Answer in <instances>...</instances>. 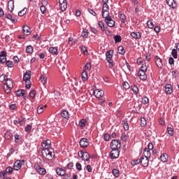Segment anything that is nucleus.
Wrapping results in <instances>:
<instances>
[{"label":"nucleus","mask_w":179,"mask_h":179,"mask_svg":"<svg viewBox=\"0 0 179 179\" xmlns=\"http://www.w3.org/2000/svg\"><path fill=\"white\" fill-rule=\"evenodd\" d=\"M147 25L149 29H153V27H154V24H153L152 21H151V20H148L147 22Z\"/></svg>","instance_id":"nucleus-45"},{"label":"nucleus","mask_w":179,"mask_h":179,"mask_svg":"<svg viewBox=\"0 0 179 179\" xmlns=\"http://www.w3.org/2000/svg\"><path fill=\"white\" fill-rule=\"evenodd\" d=\"M119 173L118 169H113V174L115 177L117 178L119 176Z\"/></svg>","instance_id":"nucleus-56"},{"label":"nucleus","mask_w":179,"mask_h":179,"mask_svg":"<svg viewBox=\"0 0 179 179\" xmlns=\"http://www.w3.org/2000/svg\"><path fill=\"white\" fill-rule=\"evenodd\" d=\"M46 108V106L39 105L37 108V113L41 114L44 111V108Z\"/></svg>","instance_id":"nucleus-32"},{"label":"nucleus","mask_w":179,"mask_h":179,"mask_svg":"<svg viewBox=\"0 0 179 179\" xmlns=\"http://www.w3.org/2000/svg\"><path fill=\"white\" fill-rule=\"evenodd\" d=\"M94 95L96 98L99 99L103 96L104 92L101 89H96L94 91Z\"/></svg>","instance_id":"nucleus-7"},{"label":"nucleus","mask_w":179,"mask_h":179,"mask_svg":"<svg viewBox=\"0 0 179 179\" xmlns=\"http://www.w3.org/2000/svg\"><path fill=\"white\" fill-rule=\"evenodd\" d=\"M122 124L123 126V128L125 131H128L129 129V126L128 124V122H127V119H124L122 120Z\"/></svg>","instance_id":"nucleus-24"},{"label":"nucleus","mask_w":179,"mask_h":179,"mask_svg":"<svg viewBox=\"0 0 179 179\" xmlns=\"http://www.w3.org/2000/svg\"><path fill=\"white\" fill-rule=\"evenodd\" d=\"M54 150L52 148L43 149L41 151L42 156L47 160H52L53 159Z\"/></svg>","instance_id":"nucleus-1"},{"label":"nucleus","mask_w":179,"mask_h":179,"mask_svg":"<svg viewBox=\"0 0 179 179\" xmlns=\"http://www.w3.org/2000/svg\"><path fill=\"white\" fill-rule=\"evenodd\" d=\"M111 149L119 150L121 148V143L120 140H113L110 143Z\"/></svg>","instance_id":"nucleus-3"},{"label":"nucleus","mask_w":179,"mask_h":179,"mask_svg":"<svg viewBox=\"0 0 179 179\" xmlns=\"http://www.w3.org/2000/svg\"><path fill=\"white\" fill-rule=\"evenodd\" d=\"M31 79V71L29 70H27L25 73L24 74L23 80L27 83L28 81Z\"/></svg>","instance_id":"nucleus-8"},{"label":"nucleus","mask_w":179,"mask_h":179,"mask_svg":"<svg viewBox=\"0 0 179 179\" xmlns=\"http://www.w3.org/2000/svg\"><path fill=\"white\" fill-rule=\"evenodd\" d=\"M114 38H115V41L116 43H120L121 41H122L121 36H119V35L115 36H114Z\"/></svg>","instance_id":"nucleus-49"},{"label":"nucleus","mask_w":179,"mask_h":179,"mask_svg":"<svg viewBox=\"0 0 179 179\" xmlns=\"http://www.w3.org/2000/svg\"><path fill=\"white\" fill-rule=\"evenodd\" d=\"M26 13H27V8H24L23 10L18 12V16L23 17L24 15H26Z\"/></svg>","instance_id":"nucleus-37"},{"label":"nucleus","mask_w":179,"mask_h":179,"mask_svg":"<svg viewBox=\"0 0 179 179\" xmlns=\"http://www.w3.org/2000/svg\"><path fill=\"white\" fill-rule=\"evenodd\" d=\"M85 124H86V120L85 119H82L80 120V122H79V126L80 127H84L85 126Z\"/></svg>","instance_id":"nucleus-50"},{"label":"nucleus","mask_w":179,"mask_h":179,"mask_svg":"<svg viewBox=\"0 0 179 179\" xmlns=\"http://www.w3.org/2000/svg\"><path fill=\"white\" fill-rule=\"evenodd\" d=\"M141 127H145L146 125V120L144 117L141 118Z\"/></svg>","instance_id":"nucleus-54"},{"label":"nucleus","mask_w":179,"mask_h":179,"mask_svg":"<svg viewBox=\"0 0 179 179\" xmlns=\"http://www.w3.org/2000/svg\"><path fill=\"white\" fill-rule=\"evenodd\" d=\"M89 145V142L87 138H82L80 141V146L82 148H86Z\"/></svg>","instance_id":"nucleus-10"},{"label":"nucleus","mask_w":179,"mask_h":179,"mask_svg":"<svg viewBox=\"0 0 179 179\" xmlns=\"http://www.w3.org/2000/svg\"><path fill=\"white\" fill-rule=\"evenodd\" d=\"M108 10H109V6H108V4L103 3L102 11H108Z\"/></svg>","instance_id":"nucleus-59"},{"label":"nucleus","mask_w":179,"mask_h":179,"mask_svg":"<svg viewBox=\"0 0 179 179\" xmlns=\"http://www.w3.org/2000/svg\"><path fill=\"white\" fill-rule=\"evenodd\" d=\"M49 52L53 55H58L57 48L56 47H50Z\"/></svg>","instance_id":"nucleus-25"},{"label":"nucleus","mask_w":179,"mask_h":179,"mask_svg":"<svg viewBox=\"0 0 179 179\" xmlns=\"http://www.w3.org/2000/svg\"><path fill=\"white\" fill-rule=\"evenodd\" d=\"M102 16H103V18H104L105 20L110 17V16H109V11L108 10H102Z\"/></svg>","instance_id":"nucleus-34"},{"label":"nucleus","mask_w":179,"mask_h":179,"mask_svg":"<svg viewBox=\"0 0 179 179\" xmlns=\"http://www.w3.org/2000/svg\"><path fill=\"white\" fill-rule=\"evenodd\" d=\"M26 95V90H18L16 91V96H23Z\"/></svg>","instance_id":"nucleus-26"},{"label":"nucleus","mask_w":179,"mask_h":179,"mask_svg":"<svg viewBox=\"0 0 179 179\" xmlns=\"http://www.w3.org/2000/svg\"><path fill=\"white\" fill-rule=\"evenodd\" d=\"M119 150L112 149V151L110 152V157L112 159L118 158L120 155Z\"/></svg>","instance_id":"nucleus-9"},{"label":"nucleus","mask_w":179,"mask_h":179,"mask_svg":"<svg viewBox=\"0 0 179 179\" xmlns=\"http://www.w3.org/2000/svg\"><path fill=\"white\" fill-rule=\"evenodd\" d=\"M78 156L85 162H87L90 158V155L88 152H83V151H79Z\"/></svg>","instance_id":"nucleus-5"},{"label":"nucleus","mask_w":179,"mask_h":179,"mask_svg":"<svg viewBox=\"0 0 179 179\" xmlns=\"http://www.w3.org/2000/svg\"><path fill=\"white\" fill-rule=\"evenodd\" d=\"M59 3L61 10L63 12L65 11V10L67 8L66 0H59Z\"/></svg>","instance_id":"nucleus-11"},{"label":"nucleus","mask_w":179,"mask_h":179,"mask_svg":"<svg viewBox=\"0 0 179 179\" xmlns=\"http://www.w3.org/2000/svg\"><path fill=\"white\" fill-rule=\"evenodd\" d=\"M140 160H141V164L143 167L148 166V162H149L148 158H145V157H141Z\"/></svg>","instance_id":"nucleus-14"},{"label":"nucleus","mask_w":179,"mask_h":179,"mask_svg":"<svg viewBox=\"0 0 179 179\" xmlns=\"http://www.w3.org/2000/svg\"><path fill=\"white\" fill-rule=\"evenodd\" d=\"M22 164H24V159H22V161H20V159H17V161L14 162V169L15 171L20 170V169H22Z\"/></svg>","instance_id":"nucleus-6"},{"label":"nucleus","mask_w":179,"mask_h":179,"mask_svg":"<svg viewBox=\"0 0 179 179\" xmlns=\"http://www.w3.org/2000/svg\"><path fill=\"white\" fill-rule=\"evenodd\" d=\"M119 17L122 22V23H125L126 22V15L124 13H120Z\"/></svg>","instance_id":"nucleus-35"},{"label":"nucleus","mask_w":179,"mask_h":179,"mask_svg":"<svg viewBox=\"0 0 179 179\" xmlns=\"http://www.w3.org/2000/svg\"><path fill=\"white\" fill-rule=\"evenodd\" d=\"M128 139H129L128 132H123L121 135V140L122 141H127Z\"/></svg>","instance_id":"nucleus-29"},{"label":"nucleus","mask_w":179,"mask_h":179,"mask_svg":"<svg viewBox=\"0 0 179 179\" xmlns=\"http://www.w3.org/2000/svg\"><path fill=\"white\" fill-rule=\"evenodd\" d=\"M41 146L43 149H52V148H50L51 141L49 139H48L46 141H43L41 144Z\"/></svg>","instance_id":"nucleus-12"},{"label":"nucleus","mask_w":179,"mask_h":179,"mask_svg":"<svg viewBox=\"0 0 179 179\" xmlns=\"http://www.w3.org/2000/svg\"><path fill=\"white\" fill-rule=\"evenodd\" d=\"M13 136V135L12 134V133H10V131L7 130L5 133L4 137L7 140H10L12 139V137Z\"/></svg>","instance_id":"nucleus-28"},{"label":"nucleus","mask_w":179,"mask_h":179,"mask_svg":"<svg viewBox=\"0 0 179 179\" xmlns=\"http://www.w3.org/2000/svg\"><path fill=\"white\" fill-rule=\"evenodd\" d=\"M131 36L134 39H140L141 38V34L138 31H132Z\"/></svg>","instance_id":"nucleus-20"},{"label":"nucleus","mask_w":179,"mask_h":179,"mask_svg":"<svg viewBox=\"0 0 179 179\" xmlns=\"http://www.w3.org/2000/svg\"><path fill=\"white\" fill-rule=\"evenodd\" d=\"M172 56L173 57L174 59H177L178 58V52L176 49H173L172 50Z\"/></svg>","instance_id":"nucleus-42"},{"label":"nucleus","mask_w":179,"mask_h":179,"mask_svg":"<svg viewBox=\"0 0 179 179\" xmlns=\"http://www.w3.org/2000/svg\"><path fill=\"white\" fill-rule=\"evenodd\" d=\"M6 18L10 20L12 22V23H16L17 22V20L15 19L12 17V15L10 13H6L5 14Z\"/></svg>","instance_id":"nucleus-22"},{"label":"nucleus","mask_w":179,"mask_h":179,"mask_svg":"<svg viewBox=\"0 0 179 179\" xmlns=\"http://www.w3.org/2000/svg\"><path fill=\"white\" fill-rule=\"evenodd\" d=\"M117 51H118L119 54H120L122 55H124L125 53V50H124V48L121 45L118 47Z\"/></svg>","instance_id":"nucleus-38"},{"label":"nucleus","mask_w":179,"mask_h":179,"mask_svg":"<svg viewBox=\"0 0 179 179\" xmlns=\"http://www.w3.org/2000/svg\"><path fill=\"white\" fill-rule=\"evenodd\" d=\"M110 138V135L109 134H108V133L105 134V135H104V140L106 141H109Z\"/></svg>","instance_id":"nucleus-61"},{"label":"nucleus","mask_w":179,"mask_h":179,"mask_svg":"<svg viewBox=\"0 0 179 179\" xmlns=\"http://www.w3.org/2000/svg\"><path fill=\"white\" fill-rule=\"evenodd\" d=\"M15 8V1L13 0H10L8 2V10L12 13L13 9Z\"/></svg>","instance_id":"nucleus-16"},{"label":"nucleus","mask_w":179,"mask_h":179,"mask_svg":"<svg viewBox=\"0 0 179 179\" xmlns=\"http://www.w3.org/2000/svg\"><path fill=\"white\" fill-rule=\"evenodd\" d=\"M105 22L109 27H115V22L111 18V17L105 19Z\"/></svg>","instance_id":"nucleus-13"},{"label":"nucleus","mask_w":179,"mask_h":179,"mask_svg":"<svg viewBox=\"0 0 179 179\" xmlns=\"http://www.w3.org/2000/svg\"><path fill=\"white\" fill-rule=\"evenodd\" d=\"M166 3L169 5V6L171 8H174L175 6L173 4V1L174 0H166Z\"/></svg>","instance_id":"nucleus-40"},{"label":"nucleus","mask_w":179,"mask_h":179,"mask_svg":"<svg viewBox=\"0 0 179 179\" xmlns=\"http://www.w3.org/2000/svg\"><path fill=\"white\" fill-rule=\"evenodd\" d=\"M26 52L27 53H29V54L33 53V46H31V45L27 46Z\"/></svg>","instance_id":"nucleus-39"},{"label":"nucleus","mask_w":179,"mask_h":179,"mask_svg":"<svg viewBox=\"0 0 179 179\" xmlns=\"http://www.w3.org/2000/svg\"><path fill=\"white\" fill-rule=\"evenodd\" d=\"M106 61L108 63L109 67L111 69L113 66V50H107L106 52Z\"/></svg>","instance_id":"nucleus-2"},{"label":"nucleus","mask_w":179,"mask_h":179,"mask_svg":"<svg viewBox=\"0 0 179 179\" xmlns=\"http://www.w3.org/2000/svg\"><path fill=\"white\" fill-rule=\"evenodd\" d=\"M149 102V99L147 96H145L142 99V103L143 104H147Z\"/></svg>","instance_id":"nucleus-58"},{"label":"nucleus","mask_w":179,"mask_h":179,"mask_svg":"<svg viewBox=\"0 0 179 179\" xmlns=\"http://www.w3.org/2000/svg\"><path fill=\"white\" fill-rule=\"evenodd\" d=\"M34 169L41 176H44L46 173L45 168H41L38 164H34Z\"/></svg>","instance_id":"nucleus-4"},{"label":"nucleus","mask_w":179,"mask_h":179,"mask_svg":"<svg viewBox=\"0 0 179 179\" xmlns=\"http://www.w3.org/2000/svg\"><path fill=\"white\" fill-rule=\"evenodd\" d=\"M61 116L64 118V119H66L68 120L69 118V111L68 110H63L62 111L61 113Z\"/></svg>","instance_id":"nucleus-27"},{"label":"nucleus","mask_w":179,"mask_h":179,"mask_svg":"<svg viewBox=\"0 0 179 179\" xmlns=\"http://www.w3.org/2000/svg\"><path fill=\"white\" fill-rule=\"evenodd\" d=\"M6 171L9 174H12V173L13 172V168H12V166H8V168H6Z\"/></svg>","instance_id":"nucleus-53"},{"label":"nucleus","mask_w":179,"mask_h":179,"mask_svg":"<svg viewBox=\"0 0 179 179\" xmlns=\"http://www.w3.org/2000/svg\"><path fill=\"white\" fill-rule=\"evenodd\" d=\"M155 64L159 69H162L163 67L162 60L159 56L155 57Z\"/></svg>","instance_id":"nucleus-15"},{"label":"nucleus","mask_w":179,"mask_h":179,"mask_svg":"<svg viewBox=\"0 0 179 179\" xmlns=\"http://www.w3.org/2000/svg\"><path fill=\"white\" fill-rule=\"evenodd\" d=\"M98 25L99 26V27L101 29V31H105V27L103 25V23L101 21H99L98 22Z\"/></svg>","instance_id":"nucleus-57"},{"label":"nucleus","mask_w":179,"mask_h":179,"mask_svg":"<svg viewBox=\"0 0 179 179\" xmlns=\"http://www.w3.org/2000/svg\"><path fill=\"white\" fill-rule=\"evenodd\" d=\"M14 137H15V143H18L19 141H20V136L19 134H15L14 135Z\"/></svg>","instance_id":"nucleus-46"},{"label":"nucleus","mask_w":179,"mask_h":179,"mask_svg":"<svg viewBox=\"0 0 179 179\" xmlns=\"http://www.w3.org/2000/svg\"><path fill=\"white\" fill-rule=\"evenodd\" d=\"M81 78H82V80L83 82L87 80L88 79V76H87V73L85 70H83L82 72V75H81Z\"/></svg>","instance_id":"nucleus-30"},{"label":"nucleus","mask_w":179,"mask_h":179,"mask_svg":"<svg viewBox=\"0 0 179 179\" xmlns=\"http://www.w3.org/2000/svg\"><path fill=\"white\" fill-rule=\"evenodd\" d=\"M56 173L60 176H64L65 175V171H64V169H61V168H57Z\"/></svg>","instance_id":"nucleus-31"},{"label":"nucleus","mask_w":179,"mask_h":179,"mask_svg":"<svg viewBox=\"0 0 179 179\" xmlns=\"http://www.w3.org/2000/svg\"><path fill=\"white\" fill-rule=\"evenodd\" d=\"M22 31H23L24 34L26 35V36H29L30 34L31 33L30 31V27L27 25H24L23 27Z\"/></svg>","instance_id":"nucleus-18"},{"label":"nucleus","mask_w":179,"mask_h":179,"mask_svg":"<svg viewBox=\"0 0 179 179\" xmlns=\"http://www.w3.org/2000/svg\"><path fill=\"white\" fill-rule=\"evenodd\" d=\"M25 131L27 133H30L31 131V124H27L25 127Z\"/></svg>","instance_id":"nucleus-51"},{"label":"nucleus","mask_w":179,"mask_h":179,"mask_svg":"<svg viewBox=\"0 0 179 179\" xmlns=\"http://www.w3.org/2000/svg\"><path fill=\"white\" fill-rule=\"evenodd\" d=\"M6 85H4V86L6 88H10L12 89L13 88V83L12 82V80H10V78H8L7 80H6Z\"/></svg>","instance_id":"nucleus-19"},{"label":"nucleus","mask_w":179,"mask_h":179,"mask_svg":"<svg viewBox=\"0 0 179 179\" xmlns=\"http://www.w3.org/2000/svg\"><path fill=\"white\" fill-rule=\"evenodd\" d=\"M167 131H168V134L171 136H173V129L170 127H167Z\"/></svg>","instance_id":"nucleus-48"},{"label":"nucleus","mask_w":179,"mask_h":179,"mask_svg":"<svg viewBox=\"0 0 179 179\" xmlns=\"http://www.w3.org/2000/svg\"><path fill=\"white\" fill-rule=\"evenodd\" d=\"M165 91L167 94H171L173 92L172 86L171 84H166L165 85Z\"/></svg>","instance_id":"nucleus-17"},{"label":"nucleus","mask_w":179,"mask_h":179,"mask_svg":"<svg viewBox=\"0 0 179 179\" xmlns=\"http://www.w3.org/2000/svg\"><path fill=\"white\" fill-rule=\"evenodd\" d=\"M81 36L84 38H87V36H88V32L85 30H84Z\"/></svg>","instance_id":"nucleus-60"},{"label":"nucleus","mask_w":179,"mask_h":179,"mask_svg":"<svg viewBox=\"0 0 179 179\" xmlns=\"http://www.w3.org/2000/svg\"><path fill=\"white\" fill-rule=\"evenodd\" d=\"M132 90H133V92H134V94H136V95L138 94V89L137 86L134 85V86L132 87Z\"/></svg>","instance_id":"nucleus-52"},{"label":"nucleus","mask_w":179,"mask_h":179,"mask_svg":"<svg viewBox=\"0 0 179 179\" xmlns=\"http://www.w3.org/2000/svg\"><path fill=\"white\" fill-rule=\"evenodd\" d=\"M46 82H47V78H46L44 76L41 75V83L43 85H45V83H46Z\"/></svg>","instance_id":"nucleus-43"},{"label":"nucleus","mask_w":179,"mask_h":179,"mask_svg":"<svg viewBox=\"0 0 179 179\" xmlns=\"http://www.w3.org/2000/svg\"><path fill=\"white\" fill-rule=\"evenodd\" d=\"M40 10H41V12L42 13V14H45L46 12V8H45V6H43V5L41 6Z\"/></svg>","instance_id":"nucleus-64"},{"label":"nucleus","mask_w":179,"mask_h":179,"mask_svg":"<svg viewBox=\"0 0 179 179\" xmlns=\"http://www.w3.org/2000/svg\"><path fill=\"white\" fill-rule=\"evenodd\" d=\"M140 71H143V72H146L147 71V67H146L145 64H143Z\"/></svg>","instance_id":"nucleus-63"},{"label":"nucleus","mask_w":179,"mask_h":179,"mask_svg":"<svg viewBox=\"0 0 179 179\" xmlns=\"http://www.w3.org/2000/svg\"><path fill=\"white\" fill-rule=\"evenodd\" d=\"M29 96L31 99H34L36 97V90H33L29 92Z\"/></svg>","instance_id":"nucleus-47"},{"label":"nucleus","mask_w":179,"mask_h":179,"mask_svg":"<svg viewBox=\"0 0 179 179\" xmlns=\"http://www.w3.org/2000/svg\"><path fill=\"white\" fill-rule=\"evenodd\" d=\"M8 80V76L5 74H3L0 76V82L3 83Z\"/></svg>","instance_id":"nucleus-41"},{"label":"nucleus","mask_w":179,"mask_h":179,"mask_svg":"<svg viewBox=\"0 0 179 179\" xmlns=\"http://www.w3.org/2000/svg\"><path fill=\"white\" fill-rule=\"evenodd\" d=\"M138 74V77L140 78L141 80H145L147 79V76L145 74V71H139Z\"/></svg>","instance_id":"nucleus-21"},{"label":"nucleus","mask_w":179,"mask_h":179,"mask_svg":"<svg viewBox=\"0 0 179 179\" xmlns=\"http://www.w3.org/2000/svg\"><path fill=\"white\" fill-rule=\"evenodd\" d=\"M143 157L147 159H150L151 157L150 150H148V148H145Z\"/></svg>","instance_id":"nucleus-23"},{"label":"nucleus","mask_w":179,"mask_h":179,"mask_svg":"<svg viewBox=\"0 0 179 179\" xmlns=\"http://www.w3.org/2000/svg\"><path fill=\"white\" fill-rule=\"evenodd\" d=\"M123 87L125 89V90H128L129 89V85L128 83V82L125 81L123 83V85H122Z\"/></svg>","instance_id":"nucleus-62"},{"label":"nucleus","mask_w":179,"mask_h":179,"mask_svg":"<svg viewBox=\"0 0 179 179\" xmlns=\"http://www.w3.org/2000/svg\"><path fill=\"white\" fill-rule=\"evenodd\" d=\"M141 163V158H138L137 159H133V161H131V164L133 166H135L137 164H139Z\"/></svg>","instance_id":"nucleus-36"},{"label":"nucleus","mask_w":179,"mask_h":179,"mask_svg":"<svg viewBox=\"0 0 179 179\" xmlns=\"http://www.w3.org/2000/svg\"><path fill=\"white\" fill-rule=\"evenodd\" d=\"M160 160L163 163H166L168 161V155L167 154H162L160 157Z\"/></svg>","instance_id":"nucleus-33"},{"label":"nucleus","mask_w":179,"mask_h":179,"mask_svg":"<svg viewBox=\"0 0 179 179\" xmlns=\"http://www.w3.org/2000/svg\"><path fill=\"white\" fill-rule=\"evenodd\" d=\"M91 70V64L90 63H87L85 66H84V70L83 71H90Z\"/></svg>","instance_id":"nucleus-44"},{"label":"nucleus","mask_w":179,"mask_h":179,"mask_svg":"<svg viewBox=\"0 0 179 179\" xmlns=\"http://www.w3.org/2000/svg\"><path fill=\"white\" fill-rule=\"evenodd\" d=\"M6 64L8 68L13 67V62L12 61H6Z\"/></svg>","instance_id":"nucleus-55"}]
</instances>
